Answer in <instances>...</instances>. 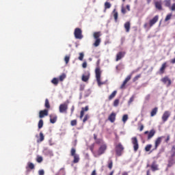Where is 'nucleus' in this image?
I'll use <instances>...</instances> for the list:
<instances>
[{
    "label": "nucleus",
    "instance_id": "f257e3e1",
    "mask_svg": "<svg viewBox=\"0 0 175 175\" xmlns=\"http://www.w3.org/2000/svg\"><path fill=\"white\" fill-rule=\"evenodd\" d=\"M95 74L98 85L100 86L103 85V84H105L103 82L100 81V75H102V71L100 70V68L99 66L96 68Z\"/></svg>",
    "mask_w": 175,
    "mask_h": 175
},
{
    "label": "nucleus",
    "instance_id": "f03ea898",
    "mask_svg": "<svg viewBox=\"0 0 175 175\" xmlns=\"http://www.w3.org/2000/svg\"><path fill=\"white\" fill-rule=\"evenodd\" d=\"M74 36H75V39L81 40L83 38V31H81V29H80L79 27L75 28V31H74Z\"/></svg>",
    "mask_w": 175,
    "mask_h": 175
},
{
    "label": "nucleus",
    "instance_id": "7ed1b4c3",
    "mask_svg": "<svg viewBox=\"0 0 175 175\" xmlns=\"http://www.w3.org/2000/svg\"><path fill=\"white\" fill-rule=\"evenodd\" d=\"M165 137L164 136H161V137H159L156 139L155 142H154V148L153 149H152V151H154V150H157L158 148V147H159V144H161V143H162V139H164Z\"/></svg>",
    "mask_w": 175,
    "mask_h": 175
},
{
    "label": "nucleus",
    "instance_id": "20e7f679",
    "mask_svg": "<svg viewBox=\"0 0 175 175\" xmlns=\"http://www.w3.org/2000/svg\"><path fill=\"white\" fill-rule=\"evenodd\" d=\"M59 113H68V104L63 103L61 104L59 107Z\"/></svg>",
    "mask_w": 175,
    "mask_h": 175
},
{
    "label": "nucleus",
    "instance_id": "39448f33",
    "mask_svg": "<svg viewBox=\"0 0 175 175\" xmlns=\"http://www.w3.org/2000/svg\"><path fill=\"white\" fill-rule=\"evenodd\" d=\"M132 144H133L134 151L139 150V143L137 142V137H134L131 139Z\"/></svg>",
    "mask_w": 175,
    "mask_h": 175
},
{
    "label": "nucleus",
    "instance_id": "423d86ee",
    "mask_svg": "<svg viewBox=\"0 0 175 175\" xmlns=\"http://www.w3.org/2000/svg\"><path fill=\"white\" fill-rule=\"evenodd\" d=\"M161 81H162L163 84H166L167 87H170V85H172V80L170 79L169 77L162 78Z\"/></svg>",
    "mask_w": 175,
    "mask_h": 175
},
{
    "label": "nucleus",
    "instance_id": "0eeeda50",
    "mask_svg": "<svg viewBox=\"0 0 175 175\" xmlns=\"http://www.w3.org/2000/svg\"><path fill=\"white\" fill-rule=\"evenodd\" d=\"M169 117H170V111H165L161 117L163 122H166L169 120Z\"/></svg>",
    "mask_w": 175,
    "mask_h": 175
},
{
    "label": "nucleus",
    "instance_id": "6e6552de",
    "mask_svg": "<svg viewBox=\"0 0 175 175\" xmlns=\"http://www.w3.org/2000/svg\"><path fill=\"white\" fill-rule=\"evenodd\" d=\"M116 154H122L124 152V146L121 144H118L116 146Z\"/></svg>",
    "mask_w": 175,
    "mask_h": 175
},
{
    "label": "nucleus",
    "instance_id": "1a4fd4ad",
    "mask_svg": "<svg viewBox=\"0 0 175 175\" xmlns=\"http://www.w3.org/2000/svg\"><path fill=\"white\" fill-rule=\"evenodd\" d=\"M90 76H91V74L89 71L86 72L85 74L82 75L81 80L82 81H84L85 83H87L88 80H90Z\"/></svg>",
    "mask_w": 175,
    "mask_h": 175
},
{
    "label": "nucleus",
    "instance_id": "9d476101",
    "mask_svg": "<svg viewBox=\"0 0 175 175\" xmlns=\"http://www.w3.org/2000/svg\"><path fill=\"white\" fill-rule=\"evenodd\" d=\"M175 163V154H173L171 155L170 160L168 161V165H167V167H172V166H173V165H174Z\"/></svg>",
    "mask_w": 175,
    "mask_h": 175
},
{
    "label": "nucleus",
    "instance_id": "9b49d317",
    "mask_svg": "<svg viewBox=\"0 0 175 175\" xmlns=\"http://www.w3.org/2000/svg\"><path fill=\"white\" fill-rule=\"evenodd\" d=\"M124 57H125V52L120 51V52L116 54V62H118V61H120V59H122V58H124Z\"/></svg>",
    "mask_w": 175,
    "mask_h": 175
},
{
    "label": "nucleus",
    "instance_id": "f8f14e48",
    "mask_svg": "<svg viewBox=\"0 0 175 175\" xmlns=\"http://www.w3.org/2000/svg\"><path fill=\"white\" fill-rule=\"evenodd\" d=\"M158 20H159V16L158 15H156L152 19H151L150 21H149V25L150 27H152L154 25H155L157 22H158Z\"/></svg>",
    "mask_w": 175,
    "mask_h": 175
},
{
    "label": "nucleus",
    "instance_id": "ddd939ff",
    "mask_svg": "<svg viewBox=\"0 0 175 175\" xmlns=\"http://www.w3.org/2000/svg\"><path fill=\"white\" fill-rule=\"evenodd\" d=\"M166 68H167V62H164L162 64L161 67L159 69V75H163L165 73V70H166Z\"/></svg>",
    "mask_w": 175,
    "mask_h": 175
},
{
    "label": "nucleus",
    "instance_id": "4468645a",
    "mask_svg": "<svg viewBox=\"0 0 175 175\" xmlns=\"http://www.w3.org/2000/svg\"><path fill=\"white\" fill-rule=\"evenodd\" d=\"M47 116H49V110L44 109V110L40 111V112H39L40 118H43Z\"/></svg>",
    "mask_w": 175,
    "mask_h": 175
},
{
    "label": "nucleus",
    "instance_id": "2eb2a0df",
    "mask_svg": "<svg viewBox=\"0 0 175 175\" xmlns=\"http://www.w3.org/2000/svg\"><path fill=\"white\" fill-rule=\"evenodd\" d=\"M131 79H132V75H130L126 77V78L124 79V81H123L122 84L120 86L121 90H124V88H125V85H126V83H128V81H129Z\"/></svg>",
    "mask_w": 175,
    "mask_h": 175
},
{
    "label": "nucleus",
    "instance_id": "dca6fc26",
    "mask_svg": "<svg viewBox=\"0 0 175 175\" xmlns=\"http://www.w3.org/2000/svg\"><path fill=\"white\" fill-rule=\"evenodd\" d=\"M154 6L157 10H163L162 8V1H157L154 2Z\"/></svg>",
    "mask_w": 175,
    "mask_h": 175
},
{
    "label": "nucleus",
    "instance_id": "f3484780",
    "mask_svg": "<svg viewBox=\"0 0 175 175\" xmlns=\"http://www.w3.org/2000/svg\"><path fill=\"white\" fill-rule=\"evenodd\" d=\"M71 157H72V158H74V159L72 161L73 163H79V162L80 161V156H79V154H72Z\"/></svg>",
    "mask_w": 175,
    "mask_h": 175
},
{
    "label": "nucleus",
    "instance_id": "a211bd4d",
    "mask_svg": "<svg viewBox=\"0 0 175 175\" xmlns=\"http://www.w3.org/2000/svg\"><path fill=\"white\" fill-rule=\"evenodd\" d=\"M88 110H90V108H88V106L81 108V111L80 116H79V118L81 120V118H83V117H84V113H85V111H88Z\"/></svg>",
    "mask_w": 175,
    "mask_h": 175
},
{
    "label": "nucleus",
    "instance_id": "6ab92c4d",
    "mask_svg": "<svg viewBox=\"0 0 175 175\" xmlns=\"http://www.w3.org/2000/svg\"><path fill=\"white\" fill-rule=\"evenodd\" d=\"M117 116V114H116V113L112 112L108 117V120L109 121H110V122H114V121H116V116Z\"/></svg>",
    "mask_w": 175,
    "mask_h": 175
},
{
    "label": "nucleus",
    "instance_id": "aec40b11",
    "mask_svg": "<svg viewBox=\"0 0 175 175\" xmlns=\"http://www.w3.org/2000/svg\"><path fill=\"white\" fill-rule=\"evenodd\" d=\"M50 117V122L51 124H55V122H57V115H55V114H51L49 116Z\"/></svg>",
    "mask_w": 175,
    "mask_h": 175
},
{
    "label": "nucleus",
    "instance_id": "412c9836",
    "mask_svg": "<svg viewBox=\"0 0 175 175\" xmlns=\"http://www.w3.org/2000/svg\"><path fill=\"white\" fill-rule=\"evenodd\" d=\"M106 150H107V146L106 144L102 145L98 150V152L99 154H105Z\"/></svg>",
    "mask_w": 175,
    "mask_h": 175
},
{
    "label": "nucleus",
    "instance_id": "4be33fe9",
    "mask_svg": "<svg viewBox=\"0 0 175 175\" xmlns=\"http://www.w3.org/2000/svg\"><path fill=\"white\" fill-rule=\"evenodd\" d=\"M155 131L154 129H152L150 131V132L148 134V140H150V139H152L154 136L155 135Z\"/></svg>",
    "mask_w": 175,
    "mask_h": 175
},
{
    "label": "nucleus",
    "instance_id": "5701e85b",
    "mask_svg": "<svg viewBox=\"0 0 175 175\" xmlns=\"http://www.w3.org/2000/svg\"><path fill=\"white\" fill-rule=\"evenodd\" d=\"M100 36H102L100 31H96L93 33V38L94 39H100Z\"/></svg>",
    "mask_w": 175,
    "mask_h": 175
},
{
    "label": "nucleus",
    "instance_id": "b1692460",
    "mask_svg": "<svg viewBox=\"0 0 175 175\" xmlns=\"http://www.w3.org/2000/svg\"><path fill=\"white\" fill-rule=\"evenodd\" d=\"M157 113H158V107H155L150 111V117H154V116H157Z\"/></svg>",
    "mask_w": 175,
    "mask_h": 175
},
{
    "label": "nucleus",
    "instance_id": "393cba45",
    "mask_svg": "<svg viewBox=\"0 0 175 175\" xmlns=\"http://www.w3.org/2000/svg\"><path fill=\"white\" fill-rule=\"evenodd\" d=\"M124 28L126 32H129V31H131V22H126L124 23Z\"/></svg>",
    "mask_w": 175,
    "mask_h": 175
},
{
    "label": "nucleus",
    "instance_id": "a878e982",
    "mask_svg": "<svg viewBox=\"0 0 175 175\" xmlns=\"http://www.w3.org/2000/svg\"><path fill=\"white\" fill-rule=\"evenodd\" d=\"M151 169H152V172H155L157 170H159L158 165H157V163H155V161H154L152 163V164L151 165Z\"/></svg>",
    "mask_w": 175,
    "mask_h": 175
},
{
    "label": "nucleus",
    "instance_id": "bb28decb",
    "mask_svg": "<svg viewBox=\"0 0 175 175\" xmlns=\"http://www.w3.org/2000/svg\"><path fill=\"white\" fill-rule=\"evenodd\" d=\"M100 42H102V40L100 38L95 39L94 43L93 44V46L94 47H98L99 44H100Z\"/></svg>",
    "mask_w": 175,
    "mask_h": 175
},
{
    "label": "nucleus",
    "instance_id": "cd10ccee",
    "mask_svg": "<svg viewBox=\"0 0 175 175\" xmlns=\"http://www.w3.org/2000/svg\"><path fill=\"white\" fill-rule=\"evenodd\" d=\"M113 13L115 22L117 23V21H118V12H117V10H116V9H114Z\"/></svg>",
    "mask_w": 175,
    "mask_h": 175
},
{
    "label": "nucleus",
    "instance_id": "c85d7f7f",
    "mask_svg": "<svg viewBox=\"0 0 175 175\" xmlns=\"http://www.w3.org/2000/svg\"><path fill=\"white\" fill-rule=\"evenodd\" d=\"M164 5L166 8H170L172 6H170V5H172V0H164Z\"/></svg>",
    "mask_w": 175,
    "mask_h": 175
},
{
    "label": "nucleus",
    "instance_id": "c756f323",
    "mask_svg": "<svg viewBox=\"0 0 175 175\" xmlns=\"http://www.w3.org/2000/svg\"><path fill=\"white\" fill-rule=\"evenodd\" d=\"M116 95H117V91L114 90L109 96V100H111V99H113L116 97Z\"/></svg>",
    "mask_w": 175,
    "mask_h": 175
},
{
    "label": "nucleus",
    "instance_id": "7c9ffc66",
    "mask_svg": "<svg viewBox=\"0 0 175 175\" xmlns=\"http://www.w3.org/2000/svg\"><path fill=\"white\" fill-rule=\"evenodd\" d=\"M44 140V135H43L42 132L40 133V138L38 139V143H40Z\"/></svg>",
    "mask_w": 175,
    "mask_h": 175
},
{
    "label": "nucleus",
    "instance_id": "2f4dec72",
    "mask_svg": "<svg viewBox=\"0 0 175 175\" xmlns=\"http://www.w3.org/2000/svg\"><path fill=\"white\" fill-rule=\"evenodd\" d=\"M66 79V74L63 73L59 77V81H64Z\"/></svg>",
    "mask_w": 175,
    "mask_h": 175
},
{
    "label": "nucleus",
    "instance_id": "473e14b6",
    "mask_svg": "<svg viewBox=\"0 0 175 175\" xmlns=\"http://www.w3.org/2000/svg\"><path fill=\"white\" fill-rule=\"evenodd\" d=\"M51 83L52 84H53L54 85H58V83H59V80L57 78H53L51 80Z\"/></svg>",
    "mask_w": 175,
    "mask_h": 175
},
{
    "label": "nucleus",
    "instance_id": "72a5a7b5",
    "mask_svg": "<svg viewBox=\"0 0 175 175\" xmlns=\"http://www.w3.org/2000/svg\"><path fill=\"white\" fill-rule=\"evenodd\" d=\"M44 106H45L46 109H50V102L49 101L48 98L45 99Z\"/></svg>",
    "mask_w": 175,
    "mask_h": 175
},
{
    "label": "nucleus",
    "instance_id": "f704fd0d",
    "mask_svg": "<svg viewBox=\"0 0 175 175\" xmlns=\"http://www.w3.org/2000/svg\"><path fill=\"white\" fill-rule=\"evenodd\" d=\"M28 167L32 170L33 169H35V165L32 163H28L27 169H28Z\"/></svg>",
    "mask_w": 175,
    "mask_h": 175
},
{
    "label": "nucleus",
    "instance_id": "c9c22d12",
    "mask_svg": "<svg viewBox=\"0 0 175 175\" xmlns=\"http://www.w3.org/2000/svg\"><path fill=\"white\" fill-rule=\"evenodd\" d=\"M43 128V120L40 119L38 122V129Z\"/></svg>",
    "mask_w": 175,
    "mask_h": 175
},
{
    "label": "nucleus",
    "instance_id": "e433bc0d",
    "mask_svg": "<svg viewBox=\"0 0 175 175\" xmlns=\"http://www.w3.org/2000/svg\"><path fill=\"white\" fill-rule=\"evenodd\" d=\"M111 8V4L109 2L106 1L105 3V9H110Z\"/></svg>",
    "mask_w": 175,
    "mask_h": 175
},
{
    "label": "nucleus",
    "instance_id": "4c0bfd02",
    "mask_svg": "<svg viewBox=\"0 0 175 175\" xmlns=\"http://www.w3.org/2000/svg\"><path fill=\"white\" fill-rule=\"evenodd\" d=\"M108 167H109V169L113 168V161L111 159H109L108 161Z\"/></svg>",
    "mask_w": 175,
    "mask_h": 175
},
{
    "label": "nucleus",
    "instance_id": "58836bf2",
    "mask_svg": "<svg viewBox=\"0 0 175 175\" xmlns=\"http://www.w3.org/2000/svg\"><path fill=\"white\" fill-rule=\"evenodd\" d=\"M118 105H120V99H116L113 101V106H114V107H117L118 106Z\"/></svg>",
    "mask_w": 175,
    "mask_h": 175
},
{
    "label": "nucleus",
    "instance_id": "ea45409f",
    "mask_svg": "<svg viewBox=\"0 0 175 175\" xmlns=\"http://www.w3.org/2000/svg\"><path fill=\"white\" fill-rule=\"evenodd\" d=\"M140 77H142V75H141V74H139V75L135 76V77L133 79V83H135V81H137V80H139V79H140Z\"/></svg>",
    "mask_w": 175,
    "mask_h": 175
},
{
    "label": "nucleus",
    "instance_id": "a19ab883",
    "mask_svg": "<svg viewBox=\"0 0 175 175\" xmlns=\"http://www.w3.org/2000/svg\"><path fill=\"white\" fill-rule=\"evenodd\" d=\"M70 125L71 126H76V125H77V120H71Z\"/></svg>",
    "mask_w": 175,
    "mask_h": 175
},
{
    "label": "nucleus",
    "instance_id": "79ce46f5",
    "mask_svg": "<svg viewBox=\"0 0 175 175\" xmlns=\"http://www.w3.org/2000/svg\"><path fill=\"white\" fill-rule=\"evenodd\" d=\"M126 121H128V115L125 114L122 117V122L125 124V122H126Z\"/></svg>",
    "mask_w": 175,
    "mask_h": 175
},
{
    "label": "nucleus",
    "instance_id": "37998d69",
    "mask_svg": "<svg viewBox=\"0 0 175 175\" xmlns=\"http://www.w3.org/2000/svg\"><path fill=\"white\" fill-rule=\"evenodd\" d=\"M152 148V145L148 144L146 146L145 150L146 151H150Z\"/></svg>",
    "mask_w": 175,
    "mask_h": 175
},
{
    "label": "nucleus",
    "instance_id": "c03bdc74",
    "mask_svg": "<svg viewBox=\"0 0 175 175\" xmlns=\"http://www.w3.org/2000/svg\"><path fill=\"white\" fill-rule=\"evenodd\" d=\"M83 58H84V53H79V57H78V59H79V61H83Z\"/></svg>",
    "mask_w": 175,
    "mask_h": 175
},
{
    "label": "nucleus",
    "instance_id": "a18cd8bd",
    "mask_svg": "<svg viewBox=\"0 0 175 175\" xmlns=\"http://www.w3.org/2000/svg\"><path fill=\"white\" fill-rule=\"evenodd\" d=\"M170 18H172V14H169L166 16L165 18V21H169V20H170Z\"/></svg>",
    "mask_w": 175,
    "mask_h": 175
},
{
    "label": "nucleus",
    "instance_id": "49530a36",
    "mask_svg": "<svg viewBox=\"0 0 175 175\" xmlns=\"http://www.w3.org/2000/svg\"><path fill=\"white\" fill-rule=\"evenodd\" d=\"M85 88V85L83 83L80 84L79 85V91H83Z\"/></svg>",
    "mask_w": 175,
    "mask_h": 175
},
{
    "label": "nucleus",
    "instance_id": "de8ad7c7",
    "mask_svg": "<svg viewBox=\"0 0 175 175\" xmlns=\"http://www.w3.org/2000/svg\"><path fill=\"white\" fill-rule=\"evenodd\" d=\"M88 118H90V116L86 114L83 120V122L85 123V122L88 121Z\"/></svg>",
    "mask_w": 175,
    "mask_h": 175
},
{
    "label": "nucleus",
    "instance_id": "09e8293b",
    "mask_svg": "<svg viewBox=\"0 0 175 175\" xmlns=\"http://www.w3.org/2000/svg\"><path fill=\"white\" fill-rule=\"evenodd\" d=\"M42 161H43V157L40 156L37 157V162H38V163H40V162H42Z\"/></svg>",
    "mask_w": 175,
    "mask_h": 175
},
{
    "label": "nucleus",
    "instance_id": "8fccbe9b",
    "mask_svg": "<svg viewBox=\"0 0 175 175\" xmlns=\"http://www.w3.org/2000/svg\"><path fill=\"white\" fill-rule=\"evenodd\" d=\"M69 59H70V57L69 56H66L64 58V61L66 62V64H68L69 63Z\"/></svg>",
    "mask_w": 175,
    "mask_h": 175
},
{
    "label": "nucleus",
    "instance_id": "3c124183",
    "mask_svg": "<svg viewBox=\"0 0 175 175\" xmlns=\"http://www.w3.org/2000/svg\"><path fill=\"white\" fill-rule=\"evenodd\" d=\"M133 100H135V96H131L129 100V105H131V103H132V102H133Z\"/></svg>",
    "mask_w": 175,
    "mask_h": 175
},
{
    "label": "nucleus",
    "instance_id": "603ef678",
    "mask_svg": "<svg viewBox=\"0 0 175 175\" xmlns=\"http://www.w3.org/2000/svg\"><path fill=\"white\" fill-rule=\"evenodd\" d=\"M170 9L172 10V12H175V3L172 4Z\"/></svg>",
    "mask_w": 175,
    "mask_h": 175
},
{
    "label": "nucleus",
    "instance_id": "864d4df0",
    "mask_svg": "<svg viewBox=\"0 0 175 175\" xmlns=\"http://www.w3.org/2000/svg\"><path fill=\"white\" fill-rule=\"evenodd\" d=\"M38 174L39 175H44V170H40L38 171Z\"/></svg>",
    "mask_w": 175,
    "mask_h": 175
},
{
    "label": "nucleus",
    "instance_id": "5fc2aeb1",
    "mask_svg": "<svg viewBox=\"0 0 175 175\" xmlns=\"http://www.w3.org/2000/svg\"><path fill=\"white\" fill-rule=\"evenodd\" d=\"M60 174L65 175V170L64 168H62L59 172Z\"/></svg>",
    "mask_w": 175,
    "mask_h": 175
},
{
    "label": "nucleus",
    "instance_id": "6e6d98bb",
    "mask_svg": "<svg viewBox=\"0 0 175 175\" xmlns=\"http://www.w3.org/2000/svg\"><path fill=\"white\" fill-rule=\"evenodd\" d=\"M121 12H122V14H125L126 13V10L124 7H122Z\"/></svg>",
    "mask_w": 175,
    "mask_h": 175
},
{
    "label": "nucleus",
    "instance_id": "4d7b16f0",
    "mask_svg": "<svg viewBox=\"0 0 175 175\" xmlns=\"http://www.w3.org/2000/svg\"><path fill=\"white\" fill-rule=\"evenodd\" d=\"M82 67L85 69V68H87V62H84L83 64H82Z\"/></svg>",
    "mask_w": 175,
    "mask_h": 175
},
{
    "label": "nucleus",
    "instance_id": "13d9d810",
    "mask_svg": "<svg viewBox=\"0 0 175 175\" xmlns=\"http://www.w3.org/2000/svg\"><path fill=\"white\" fill-rule=\"evenodd\" d=\"M70 154H76V149L75 148L71 149Z\"/></svg>",
    "mask_w": 175,
    "mask_h": 175
},
{
    "label": "nucleus",
    "instance_id": "bf43d9fd",
    "mask_svg": "<svg viewBox=\"0 0 175 175\" xmlns=\"http://www.w3.org/2000/svg\"><path fill=\"white\" fill-rule=\"evenodd\" d=\"M169 140H170V135H167V138L165 139V143H169Z\"/></svg>",
    "mask_w": 175,
    "mask_h": 175
},
{
    "label": "nucleus",
    "instance_id": "052dcab7",
    "mask_svg": "<svg viewBox=\"0 0 175 175\" xmlns=\"http://www.w3.org/2000/svg\"><path fill=\"white\" fill-rule=\"evenodd\" d=\"M74 111H75V105H72L71 107V115L73 114Z\"/></svg>",
    "mask_w": 175,
    "mask_h": 175
},
{
    "label": "nucleus",
    "instance_id": "680f3d73",
    "mask_svg": "<svg viewBox=\"0 0 175 175\" xmlns=\"http://www.w3.org/2000/svg\"><path fill=\"white\" fill-rule=\"evenodd\" d=\"M144 129V126L143 124H142L139 127V131L140 132H142V131H143Z\"/></svg>",
    "mask_w": 175,
    "mask_h": 175
},
{
    "label": "nucleus",
    "instance_id": "e2e57ef3",
    "mask_svg": "<svg viewBox=\"0 0 175 175\" xmlns=\"http://www.w3.org/2000/svg\"><path fill=\"white\" fill-rule=\"evenodd\" d=\"M126 10H128V12H131V6H130L129 5H127L126 6Z\"/></svg>",
    "mask_w": 175,
    "mask_h": 175
},
{
    "label": "nucleus",
    "instance_id": "0e129e2a",
    "mask_svg": "<svg viewBox=\"0 0 175 175\" xmlns=\"http://www.w3.org/2000/svg\"><path fill=\"white\" fill-rule=\"evenodd\" d=\"M172 152L173 154H175V146H173L172 148Z\"/></svg>",
    "mask_w": 175,
    "mask_h": 175
},
{
    "label": "nucleus",
    "instance_id": "69168bd1",
    "mask_svg": "<svg viewBox=\"0 0 175 175\" xmlns=\"http://www.w3.org/2000/svg\"><path fill=\"white\" fill-rule=\"evenodd\" d=\"M91 175H96V170H94L92 172V174Z\"/></svg>",
    "mask_w": 175,
    "mask_h": 175
},
{
    "label": "nucleus",
    "instance_id": "338daca9",
    "mask_svg": "<svg viewBox=\"0 0 175 175\" xmlns=\"http://www.w3.org/2000/svg\"><path fill=\"white\" fill-rule=\"evenodd\" d=\"M94 140H96V139H98V136L96 135V134H94Z\"/></svg>",
    "mask_w": 175,
    "mask_h": 175
},
{
    "label": "nucleus",
    "instance_id": "774afa93",
    "mask_svg": "<svg viewBox=\"0 0 175 175\" xmlns=\"http://www.w3.org/2000/svg\"><path fill=\"white\" fill-rule=\"evenodd\" d=\"M146 175H151V174H150V170H148L146 172Z\"/></svg>",
    "mask_w": 175,
    "mask_h": 175
}]
</instances>
